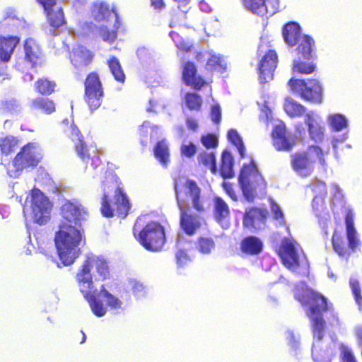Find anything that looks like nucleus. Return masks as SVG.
I'll return each mask as SVG.
<instances>
[{
    "label": "nucleus",
    "instance_id": "nucleus-1",
    "mask_svg": "<svg viewBox=\"0 0 362 362\" xmlns=\"http://www.w3.org/2000/svg\"><path fill=\"white\" fill-rule=\"evenodd\" d=\"M62 216L59 229L54 237L59 259L64 266L74 263L78 257L81 234L76 226H80L89 214L87 209L77 200L66 201L60 209Z\"/></svg>",
    "mask_w": 362,
    "mask_h": 362
},
{
    "label": "nucleus",
    "instance_id": "nucleus-2",
    "mask_svg": "<svg viewBox=\"0 0 362 362\" xmlns=\"http://www.w3.org/2000/svg\"><path fill=\"white\" fill-rule=\"evenodd\" d=\"M103 191L100 206L103 216L124 218L130 211L131 204L119 178L115 174L111 175L103 182Z\"/></svg>",
    "mask_w": 362,
    "mask_h": 362
},
{
    "label": "nucleus",
    "instance_id": "nucleus-3",
    "mask_svg": "<svg viewBox=\"0 0 362 362\" xmlns=\"http://www.w3.org/2000/svg\"><path fill=\"white\" fill-rule=\"evenodd\" d=\"M295 298L303 305H308L307 316L310 320L313 336L319 341L323 339L326 331V321L323 313L329 310L327 299L321 293L312 288H305L298 291Z\"/></svg>",
    "mask_w": 362,
    "mask_h": 362
},
{
    "label": "nucleus",
    "instance_id": "nucleus-4",
    "mask_svg": "<svg viewBox=\"0 0 362 362\" xmlns=\"http://www.w3.org/2000/svg\"><path fill=\"white\" fill-rule=\"evenodd\" d=\"M92 267L87 258L78 269L76 274V281L79 291L89 303L93 313L98 317L104 316L107 313V308L103 301L96 296V288L94 286Z\"/></svg>",
    "mask_w": 362,
    "mask_h": 362
},
{
    "label": "nucleus",
    "instance_id": "nucleus-5",
    "mask_svg": "<svg viewBox=\"0 0 362 362\" xmlns=\"http://www.w3.org/2000/svg\"><path fill=\"white\" fill-rule=\"evenodd\" d=\"M238 182L244 197L249 202H253L258 194H264L267 187V182L253 160L242 166Z\"/></svg>",
    "mask_w": 362,
    "mask_h": 362
},
{
    "label": "nucleus",
    "instance_id": "nucleus-6",
    "mask_svg": "<svg viewBox=\"0 0 362 362\" xmlns=\"http://www.w3.org/2000/svg\"><path fill=\"white\" fill-rule=\"evenodd\" d=\"M325 152L317 145H310L305 151H297L291 155V165L293 170L301 177L310 175L314 164L319 163L323 168L326 165Z\"/></svg>",
    "mask_w": 362,
    "mask_h": 362
},
{
    "label": "nucleus",
    "instance_id": "nucleus-7",
    "mask_svg": "<svg viewBox=\"0 0 362 362\" xmlns=\"http://www.w3.org/2000/svg\"><path fill=\"white\" fill-rule=\"evenodd\" d=\"M139 221L137 219L134 226V236L146 250L160 251L166 240L164 227L158 222L150 221L141 229Z\"/></svg>",
    "mask_w": 362,
    "mask_h": 362
},
{
    "label": "nucleus",
    "instance_id": "nucleus-8",
    "mask_svg": "<svg viewBox=\"0 0 362 362\" xmlns=\"http://www.w3.org/2000/svg\"><path fill=\"white\" fill-rule=\"evenodd\" d=\"M345 224L347 242L343 234L334 230L332 237V245L334 251L339 257L348 259L361 245L357 231L354 227V214L351 211H347L345 216Z\"/></svg>",
    "mask_w": 362,
    "mask_h": 362
},
{
    "label": "nucleus",
    "instance_id": "nucleus-9",
    "mask_svg": "<svg viewBox=\"0 0 362 362\" xmlns=\"http://www.w3.org/2000/svg\"><path fill=\"white\" fill-rule=\"evenodd\" d=\"M174 189L178 208H193L197 213L205 211L201 189L194 180L187 179L182 182L177 180L174 183Z\"/></svg>",
    "mask_w": 362,
    "mask_h": 362
},
{
    "label": "nucleus",
    "instance_id": "nucleus-10",
    "mask_svg": "<svg viewBox=\"0 0 362 362\" xmlns=\"http://www.w3.org/2000/svg\"><path fill=\"white\" fill-rule=\"evenodd\" d=\"M42 158L35 143L29 142L23 146L12 160L13 168H8L10 177H18L23 170L34 168L40 163Z\"/></svg>",
    "mask_w": 362,
    "mask_h": 362
},
{
    "label": "nucleus",
    "instance_id": "nucleus-11",
    "mask_svg": "<svg viewBox=\"0 0 362 362\" xmlns=\"http://www.w3.org/2000/svg\"><path fill=\"white\" fill-rule=\"evenodd\" d=\"M83 98L88 109L93 112L103 104L105 89L100 74L97 71L88 73L83 81Z\"/></svg>",
    "mask_w": 362,
    "mask_h": 362
},
{
    "label": "nucleus",
    "instance_id": "nucleus-12",
    "mask_svg": "<svg viewBox=\"0 0 362 362\" xmlns=\"http://www.w3.org/2000/svg\"><path fill=\"white\" fill-rule=\"evenodd\" d=\"M288 85L304 100L314 104L322 103V88L318 80L313 78L305 81L304 79L291 78Z\"/></svg>",
    "mask_w": 362,
    "mask_h": 362
},
{
    "label": "nucleus",
    "instance_id": "nucleus-13",
    "mask_svg": "<svg viewBox=\"0 0 362 362\" xmlns=\"http://www.w3.org/2000/svg\"><path fill=\"white\" fill-rule=\"evenodd\" d=\"M31 208L34 222L43 225L48 221L50 203L47 197L38 189L31 191Z\"/></svg>",
    "mask_w": 362,
    "mask_h": 362
},
{
    "label": "nucleus",
    "instance_id": "nucleus-14",
    "mask_svg": "<svg viewBox=\"0 0 362 362\" xmlns=\"http://www.w3.org/2000/svg\"><path fill=\"white\" fill-rule=\"evenodd\" d=\"M68 136L75 143L74 149L83 161L88 162L94 157L96 153L95 144L85 141L81 131L74 124L70 126Z\"/></svg>",
    "mask_w": 362,
    "mask_h": 362
},
{
    "label": "nucleus",
    "instance_id": "nucleus-15",
    "mask_svg": "<svg viewBox=\"0 0 362 362\" xmlns=\"http://www.w3.org/2000/svg\"><path fill=\"white\" fill-rule=\"evenodd\" d=\"M192 208H179L180 227L185 234L189 236L194 235L202 226L204 219L200 213L193 214Z\"/></svg>",
    "mask_w": 362,
    "mask_h": 362
},
{
    "label": "nucleus",
    "instance_id": "nucleus-16",
    "mask_svg": "<svg viewBox=\"0 0 362 362\" xmlns=\"http://www.w3.org/2000/svg\"><path fill=\"white\" fill-rule=\"evenodd\" d=\"M182 79L183 83L196 90H201L208 83L198 74L197 69L194 62H185L182 64Z\"/></svg>",
    "mask_w": 362,
    "mask_h": 362
},
{
    "label": "nucleus",
    "instance_id": "nucleus-17",
    "mask_svg": "<svg viewBox=\"0 0 362 362\" xmlns=\"http://www.w3.org/2000/svg\"><path fill=\"white\" fill-rule=\"evenodd\" d=\"M277 62L278 57L274 50L269 49L264 55L259 64V78L262 83L273 78Z\"/></svg>",
    "mask_w": 362,
    "mask_h": 362
},
{
    "label": "nucleus",
    "instance_id": "nucleus-18",
    "mask_svg": "<svg viewBox=\"0 0 362 362\" xmlns=\"http://www.w3.org/2000/svg\"><path fill=\"white\" fill-rule=\"evenodd\" d=\"M267 214L265 209L250 207L245 210L244 214L243 226L247 228L261 229L266 224Z\"/></svg>",
    "mask_w": 362,
    "mask_h": 362
},
{
    "label": "nucleus",
    "instance_id": "nucleus-19",
    "mask_svg": "<svg viewBox=\"0 0 362 362\" xmlns=\"http://www.w3.org/2000/svg\"><path fill=\"white\" fill-rule=\"evenodd\" d=\"M246 9L261 16H272L277 11L276 0H242Z\"/></svg>",
    "mask_w": 362,
    "mask_h": 362
},
{
    "label": "nucleus",
    "instance_id": "nucleus-20",
    "mask_svg": "<svg viewBox=\"0 0 362 362\" xmlns=\"http://www.w3.org/2000/svg\"><path fill=\"white\" fill-rule=\"evenodd\" d=\"M278 255L287 268L296 269L299 267L298 256L294 243L288 238H285L282 240Z\"/></svg>",
    "mask_w": 362,
    "mask_h": 362
},
{
    "label": "nucleus",
    "instance_id": "nucleus-21",
    "mask_svg": "<svg viewBox=\"0 0 362 362\" xmlns=\"http://www.w3.org/2000/svg\"><path fill=\"white\" fill-rule=\"evenodd\" d=\"M272 144L278 151H289L295 146V141L287 136L284 124L276 125L272 132Z\"/></svg>",
    "mask_w": 362,
    "mask_h": 362
},
{
    "label": "nucleus",
    "instance_id": "nucleus-22",
    "mask_svg": "<svg viewBox=\"0 0 362 362\" xmlns=\"http://www.w3.org/2000/svg\"><path fill=\"white\" fill-rule=\"evenodd\" d=\"M93 52L83 45L74 48L69 54L71 63L76 69L87 67L93 62Z\"/></svg>",
    "mask_w": 362,
    "mask_h": 362
},
{
    "label": "nucleus",
    "instance_id": "nucleus-23",
    "mask_svg": "<svg viewBox=\"0 0 362 362\" xmlns=\"http://www.w3.org/2000/svg\"><path fill=\"white\" fill-rule=\"evenodd\" d=\"M25 59L31 64L32 67L41 65L43 53L40 45L33 38H28L24 41Z\"/></svg>",
    "mask_w": 362,
    "mask_h": 362
},
{
    "label": "nucleus",
    "instance_id": "nucleus-24",
    "mask_svg": "<svg viewBox=\"0 0 362 362\" xmlns=\"http://www.w3.org/2000/svg\"><path fill=\"white\" fill-rule=\"evenodd\" d=\"M230 215L228 204L220 197L213 199V217L223 227L227 225Z\"/></svg>",
    "mask_w": 362,
    "mask_h": 362
},
{
    "label": "nucleus",
    "instance_id": "nucleus-25",
    "mask_svg": "<svg viewBox=\"0 0 362 362\" xmlns=\"http://www.w3.org/2000/svg\"><path fill=\"white\" fill-rule=\"evenodd\" d=\"M262 240L255 235H248L243 238L240 243V251L249 256L257 255L263 250Z\"/></svg>",
    "mask_w": 362,
    "mask_h": 362
},
{
    "label": "nucleus",
    "instance_id": "nucleus-26",
    "mask_svg": "<svg viewBox=\"0 0 362 362\" xmlns=\"http://www.w3.org/2000/svg\"><path fill=\"white\" fill-rule=\"evenodd\" d=\"M297 45L296 51L298 57L310 60L315 57V40L308 35H303Z\"/></svg>",
    "mask_w": 362,
    "mask_h": 362
},
{
    "label": "nucleus",
    "instance_id": "nucleus-27",
    "mask_svg": "<svg viewBox=\"0 0 362 362\" xmlns=\"http://www.w3.org/2000/svg\"><path fill=\"white\" fill-rule=\"evenodd\" d=\"M282 35L285 42L288 45L293 47L303 35H302L300 25L297 22L290 21L284 25Z\"/></svg>",
    "mask_w": 362,
    "mask_h": 362
},
{
    "label": "nucleus",
    "instance_id": "nucleus-28",
    "mask_svg": "<svg viewBox=\"0 0 362 362\" xmlns=\"http://www.w3.org/2000/svg\"><path fill=\"white\" fill-rule=\"evenodd\" d=\"M90 13L91 16L97 22L107 21L111 16L116 21V16H118L113 9H110L109 6L103 2L94 3L91 7Z\"/></svg>",
    "mask_w": 362,
    "mask_h": 362
},
{
    "label": "nucleus",
    "instance_id": "nucleus-29",
    "mask_svg": "<svg viewBox=\"0 0 362 362\" xmlns=\"http://www.w3.org/2000/svg\"><path fill=\"white\" fill-rule=\"evenodd\" d=\"M44 11L47 21L54 31L66 24L64 13L62 7L52 8Z\"/></svg>",
    "mask_w": 362,
    "mask_h": 362
},
{
    "label": "nucleus",
    "instance_id": "nucleus-30",
    "mask_svg": "<svg viewBox=\"0 0 362 362\" xmlns=\"http://www.w3.org/2000/svg\"><path fill=\"white\" fill-rule=\"evenodd\" d=\"M305 123L310 139L316 143L322 142L324 139V127L310 113L305 115Z\"/></svg>",
    "mask_w": 362,
    "mask_h": 362
},
{
    "label": "nucleus",
    "instance_id": "nucleus-31",
    "mask_svg": "<svg viewBox=\"0 0 362 362\" xmlns=\"http://www.w3.org/2000/svg\"><path fill=\"white\" fill-rule=\"evenodd\" d=\"M155 158L160 163L166 167L170 163L169 144L165 139H161L156 142L153 149Z\"/></svg>",
    "mask_w": 362,
    "mask_h": 362
},
{
    "label": "nucleus",
    "instance_id": "nucleus-32",
    "mask_svg": "<svg viewBox=\"0 0 362 362\" xmlns=\"http://www.w3.org/2000/svg\"><path fill=\"white\" fill-rule=\"evenodd\" d=\"M234 160L230 151L225 150L221 154V162L219 172L222 177L231 178L234 177Z\"/></svg>",
    "mask_w": 362,
    "mask_h": 362
},
{
    "label": "nucleus",
    "instance_id": "nucleus-33",
    "mask_svg": "<svg viewBox=\"0 0 362 362\" xmlns=\"http://www.w3.org/2000/svg\"><path fill=\"white\" fill-rule=\"evenodd\" d=\"M91 267H95L98 274L102 276L103 279H106L110 274L109 266L107 260L101 257L94 255H89L86 257Z\"/></svg>",
    "mask_w": 362,
    "mask_h": 362
},
{
    "label": "nucleus",
    "instance_id": "nucleus-34",
    "mask_svg": "<svg viewBox=\"0 0 362 362\" xmlns=\"http://www.w3.org/2000/svg\"><path fill=\"white\" fill-rule=\"evenodd\" d=\"M284 110L287 115L291 118L301 117L306 111L305 106L290 97L285 98Z\"/></svg>",
    "mask_w": 362,
    "mask_h": 362
},
{
    "label": "nucleus",
    "instance_id": "nucleus-35",
    "mask_svg": "<svg viewBox=\"0 0 362 362\" xmlns=\"http://www.w3.org/2000/svg\"><path fill=\"white\" fill-rule=\"evenodd\" d=\"M30 105L33 110H40L45 114H52L56 110L54 101L47 98H36L32 100Z\"/></svg>",
    "mask_w": 362,
    "mask_h": 362
},
{
    "label": "nucleus",
    "instance_id": "nucleus-36",
    "mask_svg": "<svg viewBox=\"0 0 362 362\" xmlns=\"http://www.w3.org/2000/svg\"><path fill=\"white\" fill-rule=\"evenodd\" d=\"M205 69L211 74H222L226 70V64L220 55L211 54L206 63Z\"/></svg>",
    "mask_w": 362,
    "mask_h": 362
},
{
    "label": "nucleus",
    "instance_id": "nucleus-37",
    "mask_svg": "<svg viewBox=\"0 0 362 362\" xmlns=\"http://www.w3.org/2000/svg\"><path fill=\"white\" fill-rule=\"evenodd\" d=\"M107 64L114 78L119 83H124L126 76L119 59L112 56L107 61Z\"/></svg>",
    "mask_w": 362,
    "mask_h": 362
},
{
    "label": "nucleus",
    "instance_id": "nucleus-38",
    "mask_svg": "<svg viewBox=\"0 0 362 362\" xmlns=\"http://www.w3.org/2000/svg\"><path fill=\"white\" fill-rule=\"evenodd\" d=\"M183 101L190 111L199 112L202 110L203 100L197 93L187 92L184 95Z\"/></svg>",
    "mask_w": 362,
    "mask_h": 362
},
{
    "label": "nucleus",
    "instance_id": "nucleus-39",
    "mask_svg": "<svg viewBox=\"0 0 362 362\" xmlns=\"http://www.w3.org/2000/svg\"><path fill=\"white\" fill-rule=\"evenodd\" d=\"M308 61L309 60L298 57V59L293 62L292 66L293 72L300 74H310L313 73L316 69V65L313 62Z\"/></svg>",
    "mask_w": 362,
    "mask_h": 362
},
{
    "label": "nucleus",
    "instance_id": "nucleus-40",
    "mask_svg": "<svg viewBox=\"0 0 362 362\" xmlns=\"http://www.w3.org/2000/svg\"><path fill=\"white\" fill-rule=\"evenodd\" d=\"M121 25L118 16H116V21H115L112 28H109L107 26H101L99 28V35L101 38L109 43H112L117 37V30Z\"/></svg>",
    "mask_w": 362,
    "mask_h": 362
},
{
    "label": "nucleus",
    "instance_id": "nucleus-41",
    "mask_svg": "<svg viewBox=\"0 0 362 362\" xmlns=\"http://www.w3.org/2000/svg\"><path fill=\"white\" fill-rule=\"evenodd\" d=\"M56 83L47 78H39L35 83V89L42 95H49L54 92Z\"/></svg>",
    "mask_w": 362,
    "mask_h": 362
},
{
    "label": "nucleus",
    "instance_id": "nucleus-42",
    "mask_svg": "<svg viewBox=\"0 0 362 362\" xmlns=\"http://www.w3.org/2000/svg\"><path fill=\"white\" fill-rule=\"evenodd\" d=\"M197 160L199 165L209 169L213 174L217 171L215 154L212 152L203 151L198 155Z\"/></svg>",
    "mask_w": 362,
    "mask_h": 362
},
{
    "label": "nucleus",
    "instance_id": "nucleus-43",
    "mask_svg": "<svg viewBox=\"0 0 362 362\" xmlns=\"http://www.w3.org/2000/svg\"><path fill=\"white\" fill-rule=\"evenodd\" d=\"M22 107L16 99H8L1 102L0 111L4 114L13 115L21 111Z\"/></svg>",
    "mask_w": 362,
    "mask_h": 362
},
{
    "label": "nucleus",
    "instance_id": "nucleus-44",
    "mask_svg": "<svg viewBox=\"0 0 362 362\" xmlns=\"http://www.w3.org/2000/svg\"><path fill=\"white\" fill-rule=\"evenodd\" d=\"M100 295L106 300V306L111 309H120L122 302L116 296L111 294L106 288L105 285H102L100 288Z\"/></svg>",
    "mask_w": 362,
    "mask_h": 362
},
{
    "label": "nucleus",
    "instance_id": "nucleus-45",
    "mask_svg": "<svg viewBox=\"0 0 362 362\" xmlns=\"http://www.w3.org/2000/svg\"><path fill=\"white\" fill-rule=\"evenodd\" d=\"M18 147V140L11 136L0 138V151L1 152L8 156L14 152Z\"/></svg>",
    "mask_w": 362,
    "mask_h": 362
},
{
    "label": "nucleus",
    "instance_id": "nucleus-46",
    "mask_svg": "<svg viewBox=\"0 0 362 362\" xmlns=\"http://www.w3.org/2000/svg\"><path fill=\"white\" fill-rule=\"evenodd\" d=\"M215 247L216 244L212 238L200 236L197 240L196 247L202 254H209Z\"/></svg>",
    "mask_w": 362,
    "mask_h": 362
},
{
    "label": "nucleus",
    "instance_id": "nucleus-47",
    "mask_svg": "<svg viewBox=\"0 0 362 362\" xmlns=\"http://www.w3.org/2000/svg\"><path fill=\"white\" fill-rule=\"evenodd\" d=\"M227 137H228V141L232 144H233L234 146H236L241 158H243L245 156V148L244 146L243 141L241 137L240 136L239 134L238 133V132L235 129H230L228 132Z\"/></svg>",
    "mask_w": 362,
    "mask_h": 362
},
{
    "label": "nucleus",
    "instance_id": "nucleus-48",
    "mask_svg": "<svg viewBox=\"0 0 362 362\" xmlns=\"http://www.w3.org/2000/svg\"><path fill=\"white\" fill-rule=\"evenodd\" d=\"M329 125L335 132H340L345 129L347 126V120L344 116L335 114L329 117Z\"/></svg>",
    "mask_w": 362,
    "mask_h": 362
},
{
    "label": "nucleus",
    "instance_id": "nucleus-49",
    "mask_svg": "<svg viewBox=\"0 0 362 362\" xmlns=\"http://www.w3.org/2000/svg\"><path fill=\"white\" fill-rule=\"evenodd\" d=\"M170 35L173 40L177 49L182 53H187L191 51L192 45L188 42L183 40L179 35V34L175 31L170 33Z\"/></svg>",
    "mask_w": 362,
    "mask_h": 362
},
{
    "label": "nucleus",
    "instance_id": "nucleus-50",
    "mask_svg": "<svg viewBox=\"0 0 362 362\" xmlns=\"http://www.w3.org/2000/svg\"><path fill=\"white\" fill-rule=\"evenodd\" d=\"M197 152V146L192 142L183 144L180 146V154L182 157L192 158Z\"/></svg>",
    "mask_w": 362,
    "mask_h": 362
},
{
    "label": "nucleus",
    "instance_id": "nucleus-51",
    "mask_svg": "<svg viewBox=\"0 0 362 362\" xmlns=\"http://www.w3.org/2000/svg\"><path fill=\"white\" fill-rule=\"evenodd\" d=\"M350 286L354 294L356 303L358 305L359 309L362 310V295L361 292L359 282L356 279L351 280Z\"/></svg>",
    "mask_w": 362,
    "mask_h": 362
},
{
    "label": "nucleus",
    "instance_id": "nucleus-52",
    "mask_svg": "<svg viewBox=\"0 0 362 362\" xmlns=\"http://www.w3.org/2000/svg\"><path fill=\"white\" fill-rule=\"evenodd\" d=\"M201 142L207 149L216 148L218 144V139L214 134H207L202 136Z\"/></svg>",
    "mask_w": 362,
    "mask_h": 362
},
{
    "label": "nucleus",
    "instance_id": "nucleus-53",
    "mask_svg": "<svg viewBox=\"0 0 362 362\" xmlns=\"http://www.w3.org/2000/svg\"><path fill=\"white\" fill-rule=\"evenodd\" d=\"M271 210L273 214L274 219L278 221L280 225H284V215L279 204L275 203L274 202H272Z\"/></svg>",
    "mask_w": 362,
    "mask_h": 362
},
{
    "label": "nucleus",
    "instance_id": "nucleus-54",
    "mask_svg": "<svg viewBox=\"0 0 362 362\" xmlns=\"http://www.w3.org/2000/svg\"><path fill=\"white\" fill-rule=\"evenodd\" d=\"M222 187L223 188L226 193L230 197V198L233 201L238 200V197L236 194V192L235 189V186L233 183L229 182H223L221 184Z\"/></svg>",
    "mask_w": 362,
    "mask_h": 362
},
{
    "label": "nucleus",
    "instance_id": "nucleus-55",
    "mask_svg": "<svg viewBox=\"0 0 362 362\" xmlns=\"http://www.w3.org/2000/svg\"><path fill=\"white\" fill-rule=\"evenodd\" d=\"M175 258L180 267H182L189 260V257L185 250H179L175 254Z\"/></svg>",
    "mask_w": 362,
    "mask_h": 362
},
{
    "label": "nucleus",
    "instance_id": "nucleus-56",
    "mask_svg": "<svg viewBox=\"0 0 362 362\" xmlns=\"http://www.w3.org/2000/svg\"><path fill=\"white\" fill-rule=\"evenodd\" d=\"M211 119L215 124H219L221 120V108L217 104L211 107Z\"/></svg>",
    "mask_w": 362,
    "mask_h": 362
},
{
    "label": "nucleus",
    "instance_id": "nucleus-57",
    "mask_svg": "<svg viewBox=\"0 0 362 362\" xmlns=\"http://www.w3.org/2000/svg\"><path fill=\"white\" fill-rule=\"evenodd\" d=\"M342 362H358L354 353L349 350H345L341 356Z\"/></svg>",
    "mask_w": 362,
    "mask_h": 362
},
{
    "label": "nucleus",
    "instance_id": "nucleus-58",
    "mask_svg": "<svg viewBox=\"0 0 362 362\" xmlns=\"http://www.w3.org/2000/svg\"><path fill=\"white\" fill-rule=\"evenodd\" d=\"M39 4H40L44 11L49 8H54L57 4V0H36Z\"/></svg>",
    "mask_w": 362,
    "mask_h": 362
},
{
    "label": "nucleus",
    "instance_id": "nucleus-59",
    "mask_svg": "<svg viewBox=\"0 0 362 362\" xmlns=\"http://www.w3.org/2000/svg\"><path fill=\"white\" fill-rule=\"evenodd\" d=\"M151 6L156 10H163L166 5L164 0H150Z\"/></svg>",
    "mask_w": 362,
    "mask_h": 362
},
{
    "label": "nucleus",
    "instance_id": "nucleus-60",
    "mask_svg": "<svg viewBox=\"0 0 362 362\" xmlns=\"http://www.w3.org/2000/svg\"><path fill=\"white\" fill-rule=\"evenodd\" d=\"M186 124L187 128L193 132H196L199 127L197 122L192 117L187 118Z\"/></svg>",
    "mask_w": 362,
    "mask_h": 362
},
{
    "label": "nucleus",
    "instance_id": "nucleus-61",
    "mask_svg": "<svg viewBox=\"0 0 362 362\" xmlns=\"http://www.w3.org/2000/svg\"><path fill=\"white\" fill-rule=\"evenodd\" d=\"M356 336L360 343L362 344V328H359L356 332Z\"/></svg>",
    "mask_w": 362,
    "mask_h": 362
},
{
    "label": "nucleus",
    "instance_id": "nucleus-62",
    "mask_svg": "<svg viewBox=\"0 0 362 362\" xmlns=\"http://www.w3.org/2000/svg\"><path fill=\"white\" fill-rule=\"evenodd\" d=\"M81 333L83 334V337H82V339L81 341V343H83L85 341V340H86V337L85 333L83 331H81Z\"/></svg>",
    "mask_w": 362,
    "mask_h": 362
},
{
    "label": "nucleus",
    "instance_id": "nucleus-63",
    "mask_svg": "<svg viewBox=\"0 0 362 362\" xmlns=\"http://www.w3.org/2000/svg\"><path fill=\"white\" fill-rule=\"evenodd\" d=\"M313 358L315 361H319L320 359L314 356V353L313 352Z\"/></svg>",
    "mask_w": 362,
    "mask_h": 362
},
{
    "label": "nucleus",
    "instance_id": "nucleus-64",
    "mask_svg": "<svg viewBox=\"0 0 362 362\" xmlns=\"http://www.w3.org/2000/svg\"><path fill=\"white\" fill-rule=\"evenodd\" d=\"M201 56H202V53H200V52L197 53V54L196 55L197 59H199V57H201Z\"/></svg>",
    "mask_w": 362,
    "mask_h": 362
}]
</instances>
